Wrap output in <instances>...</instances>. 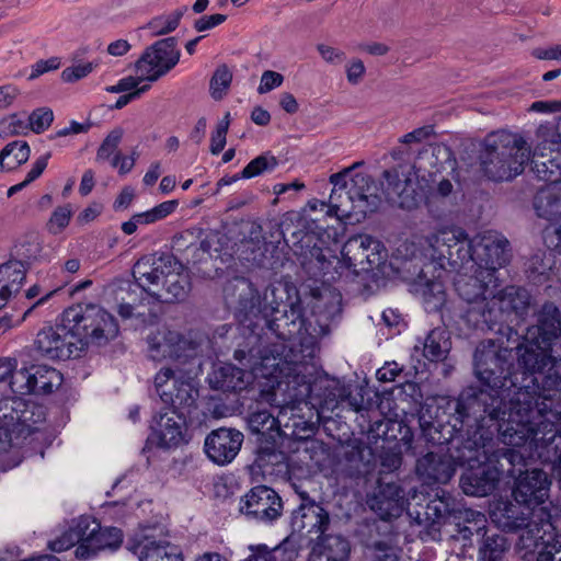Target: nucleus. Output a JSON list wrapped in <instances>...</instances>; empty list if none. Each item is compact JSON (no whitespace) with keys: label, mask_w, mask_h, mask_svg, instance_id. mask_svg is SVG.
<instances>
[{"label":"nucleus","mask_w":561,"mask_h":561,"mask_svg":"<svg viewBox=\"0 0 561 561\" xmlns=\"http://www.w3.org/2000/svg\"><path fill=\"white\" fill-rule=\"evenodd\" d=\"M495 369L503 373V359L494 344L477 347L474 371L485 387L470 403V408L483 405L486 414L471 437L457 447L458 465L468 466L460 479L465 494L485 496L496 486L501 472L494 463L503 457L514 467L527 459L550 462L561 445L556 440L550 445L542 438L543 426L522 405L512 404L511 397L492 381Z\"/></svg>","instance_id":"1"},{"label":"nucleus","mask_w":561,"mask_h":561,"mask_svg":"<svg viewBox=\"0 0 561 561\" xmlns=\"http://www.w3.org/2000/svg\"><path fill=\"white\" fill-rule=\"evenodd\" d=\"M561 317L551 302L542 306L538 324L527 329L524 342L518 347V369L508 371L507 350L492 341L482 342L478 347L492 343L503 359V373L495 369L492 381L511 397L512 404L522 405L543 426L542 438L550 445L561 440L558 425L561 424Z\"/></svg>","instance_id":"2"},{"label":"nucleus","mask_w":561,"mask_h":561,"mask_svg":"<svg viewBox=\"0 0 561 561\" xmlns=\"http://www.w3.org/2000/svg\"><path fill=\"white\" fill-rule=\"evenodd\" d=\"M283 344H274L260 352L250 371L232 364H222L209 377L213 388L222 391H241L253 383L267 391L276 401L283 397L284 405L300 402L310 392V367L304 362L289 360L283 355Z\"/></svg>","instance_id":"3"},{"label":"nucleus","mask_w":561,"mask_h":561,"mask_svg":"<svg viewBox=\"0 0 561 561\" xmlns=\"http://www.w3.org/2000/svg\"><path fill=\"white\" fill-rule=\"evenodd\" d=\"M550 486L551 479L541 469L525 470L515 480L514 501L523 503L525 510L540 520V525L536 522L529 524L528 529L519 536L517 549L523 559L536 556V561L552 560L553 554L560 551L561 535L557 528L561 526V517L552 516L545 506Z\"/></svg>","instance_id":"4"},{"label":"nucleus","mask_w":561,"mask_h":561,"mask_svg":"<svg viewBox=\"0 0 561 561\" xmlns=\"http://www.w3.org/2000/svg\"><path fill=\"white\" fill-rule=\"evenodd\" d=\"M533 170L536 175L549 182L535 198L537 215L550 221H561V121L541 124L535 136Z\"/></svg>","instance_id":"5"},{"label":"nucleus","mask_w":561,"mask_h":561,"mask_svg":"<svg viewBox=\"0 0 561 561\" xmlns=\"http://www.w3.org/2000/svg\"><path fill=\"white\" fill-rule=\"evenodd\" d=\"M137 286L153 300L172 301L186 296L188 277L183 265L169 253H151L133 267Z\"/></svg>","instance_id":"6"},{"label":"nucleus","mask_w":561,"mask_h":561,"mask_svg":"<svg viewBox=\"0 0 561 561\" xmlns=\"http://www.w3.org/2000/svg\"><path fill=\"white\" fill-rule=\"evenodd\" d=\"M533 154L523 136L497 131L485 138L481 168L492 181H508L524 171Z\"/></svg>","instance_id":"7"},{"label":"nucleus","mask_w":561,"mask_h":561,"mask_svg":"<svg viewBox=\"0 0 561 561\" xmlns=\"http://www.w3.org/2000/svg\"><path fill=\"white\" fill-rule=\"evenodd\" d=\"M333 185L329 198V214L339 219L359 221L377 205L371 191V179L366 173H351L350 169L332 174Z\"/></svg>","instance_id":"8"},{"label":"nucleus","mask_w":561,"mask_h":561,"mask_svg":"<svg viewBox=\"0 0 561 561\" xmlns=\"http://www.w3.org/2000/svg\"><path fill=\"white\" fill-rule=\"evenodd\" d=\"M65 320L75 329L83 346L92 343L102 345L118 333L115 318L104 308L93 304H79L65 310Z\"/></svg>","instance_id":"9"},{"label":"nucleus","mask_w":561,"mask_h":561,"mask_svg":"<svg viewBox=\"0 0 561 561\" xmlns=\"http://www.w3.org/2000/svg\"><path fill=\"white\" fill-rule=\"evenodd\" d=\"M425 241L431 256L438 261L439 266L462 267L465 262H471L469 240L465 230L457 226H437L425 237Z\"/></svg>","instance_id":"10"},{"label":"nucleus","mask_w":561,"mask_h":561,"mask_svg":"<svg viewBox=\"0 0 561 561\" xmlns=\"http://www.w3.org/2000/svg\"><path fill=\"white\" fill-rule=\"evenodd\" d=\"M471 262H465L466 270H485L493 274L504 267L510 260L508 241L497 231L485 230L477 233L468 242Z\"/></svg>","instance_id":"11"},{"label":"nucleus","mask_w":561,"mask_h":561,"mask_svg":"<svg viewBox=\"0 0 561 561\" xmlns=\"http://www.w3.org/2000/svg\"><path fill=\"white\" fill-rule=\"evenodd\" d=\"M451 270L456 272L454 279L456 291L465 301L474 305L469 314L477 312L481 316V310L485 308L493 290L499 286L496 275L485 270H479L476 273L460 266Z\"/></svg>","instance_id":"12"},{"label":"nucleus","mask_w":561,"mask_h":561,"mask_svg":"<svg viewBox=\"0 0 561 561\" xmlns=\"http://www.w3.org/2000/svg\"><path fill=\"white\" fill-rule=\"evenodd\" d=\"M35 343L38 351L51 359H68L83 348L81 339L65 320V312L59 324L38 332Z\"/></svg>","instance_id":"13"},{"label":"nucleus","mask_w":561,"mask_h":561,"mask_svg":"<svg viewBox=\"0 0 561 561\" xmlns=\"http://www.w3.org/2000/svg\"><path fill=\"white\" fill-rule=\"evenodd\" d=\"M79 531L83 536L81 545L76 548V557L80 560H90L100 551L118 549L123 542V534L116 527H104L90 516L79 518Z\"/></svg>","instance_id":"14"},{"label":"nucleus","mask_w":561,"mask_h":561,"mask_svg":"<svg viewBox=\"0 0 561 561\" xmlns=\"http://www.w3.org/2000/svg\"><path fill=\"white\" fill-rule=\"evenodd\" d=\"M276 288L270 286L261 297L254 285L244 277H234L225 286V298L229 305L239 308L241 311L272 310L279 308V301L275 297Z\"/></svg>","instance_id":"15"},{"label":"nucleus","mask_w":561,"mask_h":561,"mask_svg":"<svg viewBox=\"0 0 561 561\" xmlns=\"http://www.w3.org/2000/svg\"><path fill=\"white\" fill-rule=\"evenodd\" d=\"M529 300L528 291L520 287L507 286L499 291L494 289L485 308L481 310L482 321L494 324L504 317H522L529 307Z\"/></svg>","instance_id":"16"},{"label":"nucleus","mask_w":561,"mask_h":561,"mask_svg":"<svg viewBox=\"0 0 561 561\" xmlns=\"http://www.w3.org/2000/svg\"><path fill=\"white\" fill-rule=\"evenodd\" d=\"M180 59V50L173 37L160 39L145 50L136 65L140 78L148 82L157 81L168 73Z\"/></svg>","instance_id":"17"},{"label":"nucleus","mask_w":561,"mask_h":561,"mask_svg":"<svg viewBox=\"0 0 561 561\" xmlns=\"http://www.w3.org/2000/svg\"><path fill=\"white\" fill-rule=\"evenodd\" d=\"M381 243L367 234H359L350 238L342 248L341 260L337 261L339 270L357 274V266L360 270H368L381 261Z\"/></svg>","instance_id":"18"},{"label":"nucleus","mask_w":561,"mask_h":561,"mask_svg":"<svg viewBox=\"0 0 561 561\" xmlns=\"http://www.w3.org/2000/svg\"><path fill=\"white\" fill-rule=\"evenodd\" d=\"M148 356L154 362L187 359L195 355L192 342L167 327L158 328L147 337Z\"/></svg>","instance_id":"19"},{"label":"nucleus","mask_w":561,"mask_h":561,"mask_svg":"<svg viewBox=\"0 0 561 561\" xmlns=\"http://www.w3.org/2000/svg\"><path fill=\"white\" fill-rule=\"evenodd\" d=\"M410 501H415L417 505H422L425 495L423 492L413 490L409 492V497L405 500L402 490L396 483H383L380 480L373 494L369 495L367 503L380 518L388 519L400 516L405 508V504Z\"/></svg>","instance_id":"20"},{"label":"nucleus","mask_w":561,"mask_h":561,"mask_svg":"<svg viewBox=\"0 0 561 561\" xmlns=\"http://www.w3.org/2000/svg\"><path fill=\"white\" fill-rule=\"evenodd\" d=\"M282 500L271 488L257 485L240 499L239 510L242 514L260 522H272L280 516Z\"/></svg>","instance_id":"21"},{"label":"nucleus","mask_w":561,"mask_h":561,"mask_svg":"<svg viewBox=\"0 0 561 561\" xmlns=\"http://www.w3.org/2000/svg\"><path fill=\"white\" fill-rule=\"evenodd\" d=\"M152 439L163 448L187 444L191 436L183 413L175 410L160 413L152 424Z\"/></svg>","instance_id":"22"},{"label":"nucleus","mask_w":561,"mask_h":561,"mask_svg":"<svg viewBox=\"0 0 561 561\" xmlns=\"http://www.w3.org/2000/svg\"><path fill=\"white\" fill-rule=\"evenodd\" d=\"M242 443L243 434L241 432L222 427L207 435L204 449L213 462L225 466L236 458Z\"/></svg>","instance_id":"23"},{"label":"nucleus","mask_w":561,"mask_h":561,"mask_svg":"<svg viewBox=\"0 0 561 561\" xmlns=\"http://www.w3.org/2000/svg\"><path fill=\"white\" fill-rule=\"evenodd\" d=\"M491 520L503 530L523 529V535L528 525L536 522L540 525L538 516L528 513L523 503H517L508 500H500L492 505L490 511Z\"/></svg>","instance_id":"24"},{"label":"nucleus","mask_w":561,"mask_h":561,"mask_svg":"<svg viewBox=\"0 0 561 561\" xmlns=\"http://www.w3.org/2000/svg\"><path fill=\"white\" fill-rule=\"evenodd\" d=\"M456 456L427 453L416 462V473L426 483H447L456 471Z\"/></svg>","instance_id":"25"},{"label":"nucleus","mask_w":561,"mask_h":561,"mask_svg":"<svg viewBox=\"0 0 561 561\" xmlns=\"http://www.w3.org/2000/svg\"><path fill=\"white\" fill-rule=\"evenodd\" d=\"M330 524L328 512L314 502H305L291 515L293 531L302 535H323Z\"/></svg>","instance_id":"26"},{"label":"nucleus","mask_w":561,"mask_h":561,"mask_svg":"<svg viewBox=\"0 0 561 561\" xmlns=\"http://www.w3.org/2000/svg\"><path fill=\"white\" fill-rule=\"evenodd\" d=\"M430 268L435 270V265L430 264L426 270L422 271L416 286L417 291L423 297L425 309L431 312L439 310L446 302L445 278L447 277V268L444 264H440L437 276L434 279H428L426 274Z\"/></svg>","instance_id":"27"},{"label":"nucleus","mask_w":561,"mask_h":561,"mask_svg":"<svg viewBox=\"0 0 561 561\" xmlns=\"http://www.w3.org/2000/svg\"><path fill=\"white\" fill-rule=\"evenodd\" d=\"M351 547L340 535L320 536L308 561H347Z\"/></svg>","instance_id":"28"},{"label":"nucleus","mask_w":561,"mask_h":561,"mask_svg":"<svg viewBox=\"0 0 561 561\" xmlns=\"http://www.w3.org/2000/svg\"><path fill=\"white\" fill-rule=\"evenodd\" d=\"M455 411L456 415L454 416L456 422H465V417L468 415L463 412L465 405L460 401H450L442 399L439 402H435V404H426L421 414V421L437 430L442 427L445 423H450V417L446 415V411Z\"/></svg>","instance_id":"29"},{"label":"nucleus","mask_w":561,"mask_h":561,"mask_svg":"<svg viewBox=\"0 0 561 561\" xmlns=\"http://www.w3.org/2000/svg\"><path fill=\"white\" fill-rule=\"evenodd\" d=\"M402 181H405L403 191H400L398 204L402 208L412 209L422 202L430 203L425 193V185L420 181L417 173L410 167L407 174H403Z\"/></svg>","instance_id":"30"},{"label":"nucleus","mask_w":561,"mask_h":561,"mask_svg":"<svg viewBox=\"0 0 561 561\" xmlns=\"http://www.w3.org/2000/svg\"><path fill=\"white\" fill-rule=\"evenodd\" d=\"M341 294L336 290L325 289L317 299L313 310L319 318L320 332L323 333L329 325V322L335 319L341 313Z\"/></svg>","instance_id":"31"},{"label":"nucleus","mask_w":561,"mask_h":561,"mask_svg":"<svg viewBox=\"0 0 561 561\" xmlns=\"http://www.w3.org/2000/svg\"><path fill=\"white\" fill-rule=\"evenodd\" d=\"M141 561H184L180 546L167 539L148 540L141 551Z\"/></svg>","instance_id":"32"},{"label":"nucleus","mask_w":561,"mask_h":561,"mask_svg":"<svg viewBox=\"0 0 561 561\" xmlns=\"http://www.w3.org/2000/svg\"><path fill=\"white\" fill-rule=\"evenodd\" d=\"M249 550L250 554L244 561H294L297 558V550L288 541L272 549L263 543L254 545Z\"/></svg>","instance_id":"33"},{"label":"nucleus","mask_w":561,"mask_h":561,"mask_svg":"<svg viewBox=\"0 0 561 561\" xmlns=\"http://www.w3.org/2000/svg\"><path fill=\"white\" fill-rule=\"evenodd\" d=\"M25 276L26 268L21 260H10L0 264V287L11 296L21 289Z\"/></svg>","instance_id":"34"},{"label":"nucleus","mask_w":561,"mask_h":561,"mask_svg":"<svg viewBox=\"0 0 561 561\" xmlns=\"http://www.w3.org/2000/svg\"><path fill=\"white\" fill-rule=\"evenodd\" d=\"M450 351L449 335L444 329L432 330L423 344V355L431 362H439L447 357Z\"/></svg>","instance_id":"35"},{"label":"nucleus","mask_w":561,"mask_h":561,"mask_svg":"<svg viewBox=\"0 0 561 561\" xmlns=\"http://www.w3.org/2000/svg\"><path fill=\"white\" fill-rule=\"evenodd\" d=\"M31 148L26 141L15 140L0 151V170L13 171L30 159Z\"/></svg>","instance_id":"36"},{"label":"nucleus","mask_w":561,"mask_h":561,"mask_svg":"<svg viewBox=\"0 0 561 561\" xmlns=\"http://www.w3.org/2000/svg\"><path fill=\"white\" fill-rule=\"evenodd\" d=\"M32 379L33 393H50L62 382L61 374L45 365L32 366Z\"/></svg>","instance_id":"37"},{"label":"nucleus","mask_w":561,"mask_h":561,"mask_svg":"<svg viewBox=\"0 0 561 561\" xmlns=\"http://www.w3.org/2000/svg\"><path fill=\"white\" fill-rule=\"evenodd\" d=\"M21 416L8 400L0 403V450L11 444L12 433L20 425Z\"/></svg>","instance_id":"38"},{"label":"nucleus","mask_w":561,"mask_h":561,"mask_svg":"<svg viewBox=\"0 0 561 561\" xmlns=\"http://www.w3.org/2000/svg\"><path fill=\"white\" fill-rule=\"evenodd\" d=\"M186 10V7H182L170 13L154 16L144 26V28L148 30L152 36L171 33L179 26Z\"/></svg>","instance_id":"39"},{"label":"nucleus","mask_w":561,"mask_h":561,"mask_svg":"<svg viewBox=\"0 0 561 561\" xmlns=\"http://www.w3.org/2000/svg\"><path fill=\"white\" fill-rule=\"evenodd\" d=\"M407 165H399L383 172V181L381 186L386 198L390 202L398 203L400 191H403L405 181H402L403 174H407Z\"/></svg>","instance_id":"40"},{"label":"nucleus","mask_w":561,"mask_h":561,"mask_svg":"<svg viewBox=\"0 0 561 561\" xmlns=\"http://www.w3.org/2000/svg\"><path fill=\"white\" fill-rule=\"evenodd\" d=\"M508 549L506 538L502 535L488 536L479 550L482 561H500Z\"/></svg>","instance_id":"41"},{"label":"nucleus","mask_w":561,"mask_h":561,"mask_svg":"<svg viewBox=\"0 0 561 561\" xmlns=\"http://www.w3.org/2000/svg\"><path fill=\"white\" fill-rule=\"evenodd\" d=\"M171 389L172 399L170 400V404L173 407L172 410L190 409L194 404L196 391L190 382L180 379L172 383ZM167 404H169V402Z\"/></svg>","instance_id":"42"},{"label":"nucleus","mask_w":561,"mask_h":561,"mask_svg":"<svg viewBox=\"0 0 561 561\" xmlns=\"http://www.w3.org/2000/svg\"><path fill=\"white\" fill-rule=\"evenodd\" d=\"M298 454L299 459L304 461L309 469H320L327 458L324 446L317 440L305 442L302 450H299Z\"/></svg>","instance_id":"43"},{"label":"nucleus","mask_w":561,"mask_h":561,"mask_svg":"<svg viewBox=\"0 0 561 561\" xmlns=\"http://www.w3.org/2000/svg\"><path fill=\"white\" fill-rule=\"evenodd\" d=\"M124 134L125 131L122 127H115L112 129L98 149L96 159L102 161L112 160V158L117 153L116 150L124 137Z\"/></svg>","instance_id":"44"},{"label":"nucleus","mask_w":561,"mask_h":561,"mask_svg":"<svg viewBox=\"0 0 561 561\" xmlns=\"http://www.w3.org/2000/svg\"><path fill=\"white\" fill-rule=\"evenodd\" d=\"M72 207L70 204L58 206L53 211L50 218L47 221V230L51 234L61 233L69 225L72 217Z\"/></svg>","instance_id":"45"},{"label":"nucleus","mask_w":561,"mask_h":561,"mask_svg":"<svg viewBox=\"0 0 561 561\" xmlns=\"http://www.w3.org/2000/svg\"><path fill=\"white\" fill-rule=\"evenodd\" d=\"M49 158H50V153H45V154L41 156L39 158H37L34 161V163L32 164V168L27 172L25 179L22 182L11 186L8 190V193H7L8 196L10 197L13 194L22 191L27 185H30L32 182L37 180L43 174L44 170L46 169Z\"/></svg>","instance_id":"46"},{"label":"nucleus","mask_w":561,"mask_h":561,"mask_svg":"<svg viewBox=\"0 0 561 561\" xmlns=\"http://www.w3.org/2000/svg\"><path fill=\"white\" fill-rule=\"evenodd\" d=\"M79 518L76 524L67 531H65L60 537L49 542V548L55 552H61L68 550L69 548L77 545H81L83 536L81 531H79Z\"/></svg>","instance_id":"47"},{"label":"nucleus","mask_w":561,"mask_h":561,"mask_svg":"<svg viewBox=\"0 0 561 561\" xmlns=\"http://www.w3.org/2000/svg\"><path fill=\"white\" fill-rule=\"evenodd\" d=\"M179 380L180 379L175 378L174 371L169 367L161 368L157 373L154 386L158 394L164 403L170 402L172 399V383Z\"/></svg>","instance_id":"48"},{"label":"nucleus","mask_w":561,"mask_h":561,"mask_svg":"<svg viewBox=\"0 0 561 561\" xmlns=\"http://www.w3.org/2000/svg\"><path fill=\"white\" fill-rule=\"evenodd\" d=\"M232 75L227 66H220L214 72L210 80V94L215 100H220L230 87Z\"/></svg>","instance_id":"49"},{"label":"nucleus","mask_w":561,"mask_h":561,"mask_svg":"<svg viewBox=\"0 0 561 561\" xmlns=\"http://www.w3.org/2000/svg\"><path fill=\"white\" fill-rule=\"evenodd\" d=\"M277 165V160L274 156L262 154L253 159L242 170L241 176L244 179H251L260 175L264 171H271Z\"/></svg>","instance_id":"50"},{"label":"nucleus","mask_w":561,"mask_h":561,"mask_svg":"<svg viewBox=\"0 0 561 561\" xmlns=\"http://www.w3.org/2000/svg\"><path fill=\"white\" fill-rule=\"evenodd\" d=\"M54 121V112L49 107H38L28 116V128L41 134L49 128Z\"/></svg>","instance_id":"51"},{"label":"nucleus","mask_w":561,"mask_h":561,"mask_svg":"<svg viewBox=\"0 0 561 561\" xmlns=\"http://www.w3.org/2000/svg\"><path fill=\"white\" fill-rule=\"evenodd\" d=\"M32 366L28 368L15 369L10 380V388L19 394L33 393Z\"/></svg>","instance_id":"52"},{"label":"nucleus","mask_w":561,"mask_h":561,"mask_svg":"<svg viewBox=\"0 0 561 561\" xmlns=\"http://www.w3.org/2000/svg\"><path fill=\"white\" fill-rule=\"evenodd\" d=\"M230 125V113H226L224 118L218 122L215 131L210 138V152L219 154L226 146V137Z\"/></svg>","instance_id":"53"},{"label":"nucleus","mask_w":561,"mask_h":561,"mask_svg":"<svg viewBox=\"0 0 561 561\" xmlns=\"http://www.w3.org/2000/svg\"><path fill=\"white\" fill-rule=\"evenodd\" d=\"M435 499L431 500L426 504V511L425 514L428 518L432 519H440L445 517L449 513V499H447L444 495V492L442 491V494L439 492H436Z\"/></svg>","instance_id":"54"},{"label":"nucleus","mask_w":561,"mask_h":561,"mask_svg":"<svg viewBox=\"0 0 561 561\" xmlns=\"http://www.w3.org/2000/svg\"><path fill=\"white\" fill-rule=\"evenodd\" d=\"M346 80L352 85L359 84L366 76V66L360 58L353 57L345 64Z\"/></svg>","instance_id":"55"},{"label":"nucleus","mask_w":561,"mask_h":561,"mask_svg":"<svg viewBox=\"0 0 561 561\" xmlns=\"http://www.w3.org/2000/svg\"><path fill=\"white\" fill-rule=\"evenodd\" d=\"M275 419L266 411L255 412L250 415L249 425L252 432L261 433L264 430H272Z\"/></svg>","instance_id":"56"},{"label":"nucleus","mask_w":561,"mask_h":561,"mask_svg":"<svg viewBox=\"0 0 561 561\" xmlns=\"http://www.w3.org/2000/svg\"><path fill=\"white\" fill-rule=\"evenodd\" d=\"M284 82V77L279 72L266 70L262 73L260 84L257 87L259 94H265L278 87Z\"/></svg>","instance_id":"57"},{"label":"nucleus","mask_w":561,"mask_h":561,"mask_svg":"<svg viewBox=\"0 0 561 561\" xmlns=\"http://www.w3.org/2000/svg\"><path fill=\"white\" fill-rule=\"evenodd\" d=\"M55 294V291H49L47 293L45 296H43L42 298H39L32 307H30L24 313L23 316L13 321L12 317L10 316H3L1 319H0V332L1 333H4L5 331H8L9 329H11L12 327H15V325H19L20 323H22L25 318L38 306L43 305L44 302H46L53 295Z\"/></svg>","instance_id":"58"},{"label":"nucleus","mask_w":561,"mask_h":561,"mask_svg":"<svg viewBox=\"0 0 561 561\" xmlns=\"http://www.w3.org/2000/svg\"><path fill=\"white\" fill-rule=\"evenodd\" d=\"M381 466L388 471H394L402 463L401 449L398 444L383 450L380 456Z\"/></svg>","instance_id":"59"},{"label":"nucleus","mask_w":561,"mask_h":561,"mask_svg":"<svg viewBox=\"0 0 561 561\" xmlns=\"http://www.w3.org/2000/svg\"><path fill=\"white\" fill-rule=\"evenodd\" d=\"M94 66L92 62L78 64L72 67L66 68L62 73V80L66 82H73L87 77L92 72Z\"/></svg>","instance_id":"60"},{"label":"nucleus","mask_w":561,"mask_h":561,"mask_svg":"<svg viewBox=\"0 0 561 561\" xmlns=\"http://www.w3.org/2000/svg\"><path fill=\"white\" fill-rule=\"evenodd\" d=\"M317 50L321 58L330 65H341L345 60V53L325 44H319Z\"/></svg>","instance_id":"61"},{"label":"nucleus","mask_w":561,"mask_h":561,"mask_svg":"<svg viewBox=\"0 0 561 561\" xmlns=\"http://www.w3.org/2000/svg\"><path fill=\"white\" fill-rule=\"evenodd\" d=\"M20 94L21 91L15 84L7 83L0 85V111H5L11 107Z\"/></svg>","instance_id":"62"},{"label":"nucleus","mask_w":561,"mask_h":561,"mask_svg":"<svg viewBox=\"0 0 561 561\" xmlns=\"http://www.w3.org/2000/svg\"><path fill=\"white\" fill-rule=\"evenodd\" d=\"M179 206V202L176 199L165 201L160 203L159 205L148 209L153 218V221H160L171 214H173Z\"/></svg>","instance_id":"63"},{"label":"nucleus","mask_w":561,"mask_h":561,"mask_svg":"<svg viewBox=\"0 0 561 561\" xmlns=\"http://www.w3.org/2000/svg\"><path fill=\"white\" fill-rule=\"evenodd\" d=\"M533 56L539 60L561 61V44L535 48Z\"/></svg>","instance_id":"64"}]
</instances>
